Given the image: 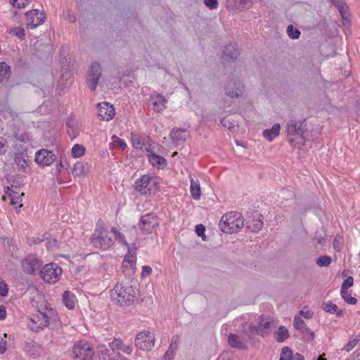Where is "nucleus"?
I'll return each mask as SVG.
<instances>
[{
	"label": "nucleus",
	"instance_id": "1",
	"mask_svg": "<svg viewBox=\"0 0 360 360\" xmlns=\"http://www.w3.org/2000/svg\"><path fill=\"white\" fill-rule=\"evenodd\" d=\"M57 320L56 311L52 309L45 300H43L41 303L37 305V314L30 319L27 326L31 330L39 332L52 323H56Z\"/></svg>",
	"mask_w": 360,
	"mask_h": 360
},
{
	"label": "nucleus",
	"instance_id": "2",
	"mask_svg": "<svg viewBox=\"0 0 360 360\" xmlns=\"http://www.w3.org/2000/svg\"><path fill=\"white\" fill-rule=\"evenodd\" d=\"M136 297L135 289L128 283H117L111 291L112 302L120 306H129L134 303Z\"/></svg>",
	"mask_w": 360,
	"mask_h": 360
},
{
	"label": "nucleus",
	"instance_id": "3",
	"mask_svg": "<svg viewBox=\"0 0 360 360\" xmlns=\"http://www.w3.org/2000/svg\"><path fill=\"white\" fill-rule=\"evenodd\" d=\"M219 226L224 233H236L243 226V219L238 212H227L222 216Z\"/></svg>",
	"mask_w": 360,
	"mask_h": 360
},
{
	"label": "nucleus",
	"instance_id": "4",
	"mask_svg": "<svg viewBox=\"0 0 360 360\" xmlns=\"http://www.w3.org/2000/svg\"><path fill=\"white\" fill-rule=\"evenodd\" d=\"M274 326V321L266 318L264 315L259 317L257 326L250 323L248 328L246 329L243 326V333L246 335L250 340L255 335H259L264 337L269 334L271 331V328Z\"/></svg>",
	"mask_w": 360,
	"mask_h": 360
},
{
	"label": "nucleus",
	"instance_id": "5",
	"mask_svg": "<svg viewBox=\"0 0 360 360\" xmlns=\"http://www.w3.org/2000/svg\"><path fill=\"white\" fill-rule=\"evenodd\" d=\"M90 243L96 248L107 250L113 244V240L104 228L96 229L90 237Z\"/></svg>",
	"mask_w": 360,
	"mask_h": 360
},
{
	"label": "nucleus",
	"instance_id": "6",
	"mask_svg": "<svg viewBox=\"0 0 360 360\" xmlns=\"http://www.w3.org/2000/svg\"><path fill=\"white\" fill-rule=\"evenodd\" d=\"M307 130L305 120L296 122L291 120L288 124L287 136L288 141L293 143L297 139H304V134Z\"/></svg>",
	"mask_w": 360,
	"mask_h": 360
},
{
	"label": "nucleus",
	"instance_id": "7",
	"mask_svg": "<svg viewBox=\"0 0 360 360\" xmlns=\"http://www.w3.org/2000/svg\"><path fill=\"white\" fill-rule=\"evenodd\" d=\"M72 354L77 360H91L94 352L88 342L81 340L74 345Z\"/></svg>",
	"mask_w": 360,
	"mask_h": 360
},
{
	"label": "nucleus",
	"instance_id": "8",
	"mask_svg": "<svg viewBox=\"0 0 360 360\" xmlns=\"http://www.w3.org/2000/svg\"><path fill=\"white\" fill-rule=\"evenodd\" d=\"M62 274V269L54 263H50L44 266L41 271L43 280L49 283H55L59 281Z\"/></svg>",
	"mask_w": 360,
	"mask_h": 360
},
{
	"label": "nucleus",
	"instance_id": "9",
	"mask_svg": "<svg viewBox=\"0 0 360 360\" xmlns=\"http://www.w3.org/2000/svg\"><path fill=\"white\" fill-rule=\"evenodd\" d=\"M155 344V337L148 330H143L138 333L135 338V345L137 348L143 351H150Z\"/></svg>",
	"mask_w": 360,
	"mask_h": 360
},
{
	"label": "nucleus",
	"instance_id": "10",
	"mask_svg": "<svg viewBox=\"0 0 360 360\" xmlns=\"http://www.w3.org/2000/svg\"><path fill=\"white\" fill-rule=\"evenodd\" d=\"M27 18V28L34 29L39 25L42 24L45 19L46 15L44 13H39L37 9H32L25 13Z\"/></svg>",
	"mask_w": 360,
	"mask_h": 360
},
{
	"label": "nucleus",
	"instance_id": "11",
	"mask_svg": "<svg viewBox=\"0 0 360 360\" xmlns=\"http://www.w3.org/2000/svg\"><path fill=\"white\" fill-rule=\"evenodd\" d=\"M139 226L142 231L151 233L158 226V218L154 214L148 213L141 217Z\"/></svg>",
	"mask_w": 360,
	"mask_h": 360
},
{
	"label": "nucleus",
	"instance_id": "12",
	"mask_svg": "<svg viewBox=\"0 0 360 360\" xmlns=\"http://www.w3.org/2000/svg\"><path fill=\"white\" fill-rule=\"evenodd\" d=\"M55 160V154L47 149H41L35 154V161L39 166H50Z\"/></svg>",
	"mask_w": 360,
	"mask_h": 360
},
{
	"label": "nucleus",
	"instance_id": "13",
	"mask_svg": "<svg viewBox=\"0 0 360 360\" xmlns=\"http://www.w3.org/2000/svg\"><path fill=\"white\" fill-rule=\"evenodd\" d=\"M101 76V67L98 62L91 64L89 70V79L87 81V85L91 91L96 88L98 82Z\"/></svg>",
	"mask_w": 360,
	"mask_h": 360
},
{
	"label": "nucleus",
	"instance_id": "14",
	"mask_svg": "<svg viewBox=\"0 0 360 360\" xmlns=\"http://www.w3.org/2000/svg\"><path fill=\"white\" fill-rule=\"evenodd\" d=\"M152 180L153 179L148 174L143 175L136 181L134 189L141 195H150L152 193V188H150Z\"/></svg>",
	"mask_w": 360,
	"mask_h": 360
},
{
	"label": "nucleus",
	"instance_id": "15",
	"mask_svg": "<svg viewBox=\"0 0 360 360\" xmlns=\"http://www.w3.org/2000/svg\"><path fill=\"white\" fill-rule=\"evenodd\" d=\"M224 89L227 96L234 98H239L242 96L243 86L241 84H240V82L231 80L224 85Z\"/></svg>",
	"mask_w": 360,
	"mask_h": 360
},
{
	"label": "nucleus",
	"instance_id": "16",
	"mask_svg": "<svg viewBox=\"0 0 360 360\" xmlns=\"http://www.w3.org/2000/svg\"><path fill=\"white\" fill-rule=\"evenodd\" d=\"M41 262L34 255H29L22 261V267L27 274H33L40 269Z\"/></svg>",
	"mask_w": 360,
	"mask_h": 360
},
{
	"label": "nucleus",
	"instance_id": "17",
	"mask_svg": "<svg viewBox=\"0 0 360 360\" xmlns=\"http://www.w3.org/2000/svg\"><path fill=\"white\" fill-rule=\"evenodd\" d=\"M98 116L103 120H110L115 115V108L113 105L107 102L98 103L97 105Z\"/></svg>",
	"mask_w": 360,
	"mask_h": 360
},
{
	"label": "nucleus",
	"instance_id": "18",
	"mask_svg": "<svg viewBox=\"0 0 360 360\" xmlns=\"http://www.w3.org/2000/svg\"><path fill=\"white\" fill-rule=\"evenodd\" d=\"M188 136V134L185 129L174 128L170 132L172 142L176 145L183 144Z\"/></svg>",
	"mask_w": 360,
	"mask_h": 360
},
{
	"label": "nucleus",
	"instance_id": "19",
	"mask_svg": "<svg viewBox=\"0 0 360 360\" xmlns=\"http://www.w3.org/2000/svg\"><path fill=\"white\" fill-rule=\"evenodd\" d=\"M228 343L232 348H236L240 350L247 349L246 343L243 339L235 333H231L228 337Z\"/></svg>",
	"mask_w": 360,
	"mask_h": 360
},
{
	"label": "nucleus",
	"instance_id": "20",
	"mask_svg": "<svg viewBox=\"0 0 360 360\" xmlns=\"http://www.w3.org/2000/svg\"><path fill=\"white\" fill-rule=\"evenodd\" d=\"M27 155L25 153H18L15 154L14 161L18 167V170L27 173L28 169Z\"/></svg>",
	"mask_w": 360,
	"mask_h": 360
},
{
	"label": "nucleus",
	"instance_id": "21",
	"mask_svg": "<svg viewBox=\"0 0 360 360\" xmlns=\"http://www.w3.org/2000/svg\"><path fill=\"white\" fill-rule=\"evenodd\" d=\"M239 53L236 44H229L225 46L224 50V57L226 60H236L239 56Z\"/></svg>",
	"mask_w": 360,
	"mask_h": 360
},
{
	"label": "nucleus",
	"instance_id": "22",
	"mask_svg": "<svg viewBox=\"0 0 360 360\" xmlns=\"http://www.w3.org/2000/svg\"><path fill=\"white\" fill-rule=\"evenodd\" d=\"M154 110L161 112L166 108L167 100L161 94H156L150 97Z\"/></svg>",
	"mask_w": 360,
	"mask_h": 360
},
{
	"label": "nucleus",
	"instance_id": "23",
	"mask_svg": "<svg viewBox=\"0 0 360 360\" xmlns=\"http://www.w3.org/2000/svg\"><path fill=\"white\" fill-rule=\"evenodd\" d=\"M11 76V67L6 62L0 63V82L6 83Z\"/></svg>",
	"mask_w": 360,
	"mask_h": 360
},
{
	"label": "nucleus",
	"instance_id": "24",
	"mask_svg": "<svg viewBox=\"0 0 360 360\" xmlns=\"http://www.w3.org/2000/svg\"><path fill=\"white\" fill-rule=\"evenodd\" d=\"M281 129L279 124H274L271 129H267L263 131V136L268 141H271L278 136Z\"/></svg>",
	"mask_w": 360,
	"mask_h": 360
},
{
	"label": "nucleus",
	"instance_id": "25",
	"mask_svg": "<svg viewBox=\"0 0 360 360\" xmlns=\"http://www.w3.org/2000/svg\"><path fill=\"white\" fill-rule=\"evenodd\" d=\"M128 247V252L124 257V264L128 263L130 266L134 269V266L136 264V247L134 244L131 247Z\"/></svg>",
	"mask_w": 360,
	"mask_h": 360
},
{
	"label": "nucleus",
	"instance_id": "26",
	"mask_svg": "<svg viewBox=\"0 0 360 360\" xmlns=\"http://www.w3.org/2000/svg\"><path fill=\"white\" fill-rule=\"evenodd\" d=\"M149 162L153 165L158 168H164L167 166V160L158 155H155V153H152L149 156Z\"/></svg>",
	"mask_w": 360,
	"mask_h": 360
},
{
	"label": "nucleus",
	"instance_id": "27",
	"mask_svg": "<svg viewBox=\"0 0 360 360\" xmlns=\"http://www.w3.org/2000/svg\"><path fill=\"white\" fill-rule=\"evenodd\" d=\"M289 333L287 328L281 326L278 330L274 333V338L278 342H283L289 338Z\"/></svg>",
	"mask_w": 360,
	"mask_h": 360
},
{
	"label": "nucleus",
	"instance_id": "28",
	"mask_svg": "<svg viewBox=\"0 0 360 360\" xmlns=\"http://www.w3.org/2000/svg\"><path fill=\"white\" fill-rule=\"evenodd\" d=\"M75 296L73 293L70 292L68 290H65L63 292V301L65 304V305L70 309H72L75 307Z\"/></svg>",
	"mask_w": 360,
	"mask_h": 360
},
{
	"label": "nucleus",
	"instance_id": "29",
	"mask_svg": "<svg viewBox=\"0 0 360 360\" xmlns=\"http://www.w3.org/2000/svg\"><path fill=\"white\" fill-rule=\"evenodd\" d=\"M191 194L193 199L198 200L201 196V189L200 184L198 181H194L193 179H191Z\"/></svg>",
	"mask_w": 360,
	"mask_h": 360
},
{
	"label": "nucleus",
	"instance_id": "30",
	"mask_svg": "<svg viewBox=\"0 0 360 360\" xmlns=\"http://www.w3.org/2000/svg\"><path fill=\"white\" fill-rule=\"evenodd\" d=\"M342 17V22L344 25L349 24L350 22V14L349 12V7L347 4H345L340 7L337 8Z\"/></svg>",
	"mask_w": 360,
	"mask_h": 360
},
{
	"label": "nucleus",
	"instance_id": "31",
	"mask_svg": "<svg viewBox=\"0 0 360 360\" xmlns=\"http://www.w3.org/2000/svg\"><path fill=\"white\" fill-rule=\"evenodd\" d=\"M302 335V339L305 342H311L314 340L315 334L307 325L299 330Z\"/></svg>",
	"mask_w": 360,
	"mask_h": 360
},
{
	"label": "nucleus",
	"instance_id": "32",
	"mask_svg": "<svg viewBox=\"0 0 360 360\" xmlns=\"http://www.w3.org/2000/svg\"><path fill=\"white\" fill-rule=\"evenodd\" d=\"M10 194V200H11V204L12 205L15 206L16 207H21L22 206V198L21 196L24 195V193H22L21 194H19L18 192L13 191V193H11Z\"/></svg>",
	"mask_w": 360,
	"mask_h": 360
},
{
	"label": "nucleus",
	"instance_id": "33",
	"mask_svg": "<svg viewBox=\"0 0 360 360\" xmlns=\"http://www.w3.org/2000/svg\"><path fill=\"white\" fill-rule=\"evenodd\" d=\"M86 148L80 144H75L72 148L71 153L73 158H78L84 155Z\"/></svg>",
	"mask_w": 360,
	"mask_h": 360
},
{
	"label": "nucleus",
	"instance_id": "34",
	"mask_svg": "<svg viewBox=\"0 0 360 360\" xmlns=\"http://www.w3.org/2000/svg\"><path fill=\"white\" fill-rule=\"evenodd\" d=\"M293 353L289 347H284L281 349V356L279 360H292Z\"/></svg>",
	"mask_w": 360,
	"mask_h": 360
},
{
	"label": "nucleus",
	"instance_id": "35",
	"mask_svg": "<svg viewBox=\"0 0 360 360\" xmlns=\"http://www.w3.org/2000/svg\"><path fill=\"white\" fill-rule=\"evenodd\" d=\"M180 340H181V338H180V336L178 335H175L174 336H172V339H171V342H170V345L169 346V352H176V350L178 349V347H179V342H180Z\"/></svg>",
	"mask_w": 360,
	"mask_h": 360
},
{
	"label": "nucleus",
	"instance_id": "36",
	"mask_svg": "<svg viewBox=\"0 0 360 360\" xmlns=\"http://www.w3.org/2000/svg\"><path fill=\"white\" fill-rule=\"evenodd\" d=\"M287 33L290 38L297 39L300 37L301 32L300 30L293 27L292 25H289L287 27Z\"/></svg>",
	"mask_w": 360,
	"mask_h": 360
},
{
	"label": "nucleus",
	"instance_id": "37",
	"mask_svg": "<svg viewBox=\"0 0 360 360\" xmlns=\"http://www.w3.org/2000/svg\"><path fill=\"white\" fill-rule=\"evenodd\" d=\"M331 262V257L327 255L321 256L316 260V264L320 267L328 266Z\"/></svg>",
	"mask_w": 360,
	"mask_h": 360
},
{
	"label": "nucleus",
	"instance_id": "38",
	"mask_svg": "<svg viewBox=\"0 0 360 360\" xmlns=\"http://www.w3.org/2000/svg\"><path fill=\"white\" fill-rule=\"evenodd\" d=\"M72 173L75 176H83L84 174V164L82 162H77V163L75 164V165L72 169Z\"/></svg>",
	"mask_w": 360,
	"mask_h": 360
},
{
	"label": "nucleus",
	"instance_id": "39",
	"mask_svg": "<svg viewBox=\"0 0 360 360\" xmlns=\"http://www.w3.org/2000/svg\"><path fill=\"white\" fill-rule=\"evenodd\" d=\"M10 34H12L16 36L18 38H19L21 40L25 39V29L22 27H16L12 28L10 30Z\"/></svg>",
	"mask_w": 360,
	"mask_h": 360
},
{
	"label": "nucleus",
	"instance_id": "40",
	"mask_svg": "<svg viewBox=\"0 0 360 360\" xmlns=\"http://www.w3.org/2000/svg\"><path fill=\"white\" fill-rule=\"evenodd\" d=\"M322 309L327 313L335 314V312L337 311L338 306L330 301L328 302H323L322 304Z\"/></svg>",
	"mask_w": 360,
	"mask_h": 360
},
{
	"label": "nucleus",
	"instance_id": "41",
	"mask_svg": "<svg viewBox=\"0 0 360 360\" xmlns=\"http://www.w3.org/2000/svg\"><path fill=\"white\" fill-rule=\"evenodd\" d=\"M354 283V278L352 276L347 277L342 283L341 286L340 294H345V290H347V288L352 287Z\"/></svg>",
	"mask_w": 360,
	"mask_h": 360
},
{
	"label": "nucleus",
	"instance_id": "42",
	"mask_svg": "<svg viewBox=\"0 0 360 360\" xmlns=\"http://www.w3.org/2000/svg\"><path fill=\"white\" fill-rule=\"evenodd\" d=\"M122 343L121 340L115 338L113 341L109 342L108 346L112 352H115L122 349Z\"/></svg>",
	"mask_w": 360,
	"mask_h": 360
},
{
	"label": "nucleus",
	"instance_id": "43",
	"mask_svg": "<svg viewBox=\"0 0 360 360\" xmlns=\"http://www.w3.org/2000/svg\"><path fill=\"white\" fill-rule=\"evenodd\" d=\"M359 341L360 335H357L353 340H351L347 342V344L344 347L345 350L347 352L351 351Z\"/></svg>",
	"mask_w": 360,
	"mask_h": 360
},
{
	"label": "nucleus",
	"instance_id": "44",
	"mask_svg": "<svg viewBox=\"0 0 360 360\" xmlns=\"http://www.w3.org/2000/svg\"><path fill=\"white\" fill-rule=\"evenodd\" d=\"M307 324L304 323L303 319L299 316H295L293 321V326L297 330H299L303 326H305Z\"/></svg>",
	"mask_w": 360,
	"mask_h": 360
},
{
	"label": "nucleus",
	"instance_id": "45",
	"mask_svg": "<svg viewBox=\"0 0 360 360\" xmlns=\"http://www.w3.org/2000/svg\"><path fill=\"white\" fill-rule=\"evenodd\" d=\"M263 227V221L260 219H253L252 225L249 228L252 229V231H258Z\"/></svg>",
	"mask_w": 360,
	"mask_h": 360
},
{
	"label": "nucleus",
	"instance_id": "46",
	"mask_svg": "<svg viewBox=\"0 0 360 360\" xmlns=\"http://www.w3.org/2000/svg\"><path fill=\"white\" fill-rule=\"evenodd\" d=\"M29 0H10L11 5L15 8H25L28 4Z\"/></svg>",
	"mask_w": 360,
	"mask_h": 360
},
{
	"label": "nucleus",
	"instance_id": "47",
	"mask_svg": "<svg viewBox=\"0 0 360 360\" xmlns=\"http://www.w3.org/2000/svg\"><path fill=\"white\" fill-rule=\"evenodd\" d=\"M342 299L349 304H356L357 303V299L352 297L350 294L347 293V290H345V294H341Z\"/></svg>",
	"mask_w": 360,
	"mask_h": 360
},
{
	"label": "nucleus",
	"instance_id": "48",
	"mask_svg": "<svg viewBox=\"0 0 360 360\" xmlns=\"http://www.w3.org/2000/svg\"><path fill=\"white\" fill-rule=\"evenodd\" d=\"M8 250L11 252V255L13 257L17 256V252L18 250L16 245L15 244V242L13 240H8Z\"/></svg>",
	"mask_w": 360,
	"mask_h": 360
},
{
	"label": "nucleus",
	"instance_id": "49",
	"mask_svg": "<svg viewBox=\"0 0 360 360\" xmlns=\"http://www.w3.org/2000/svg\"><path fill=\"white\" fill-rule=\"evenodd\" d=\"M8 141L6 138L0 136V154H4L7 151Z\"/></svg>",
	"mask_w": 360,
	"mask_h": 360
},
{
	"label": "nucleus",
	"instance_id": "50",
	"mask_svg": "<svg viewBox=\"0 0 360 360\" xmlns=\"http://www.w3.org/2000/svg\"><path fill=\"white\" fill-rule=\"evenodd\" d=\"M8 292V288L6 282L3 280L0 279V295L3 297L7 295Z\"/></svg>",
	"mask_w": 360,
	"mask_h": 360
},
{
	"label": "nucleus",
	"instance_id": "51",
	"mask_svg": "<svg viewBox=\"0 0 360 360\" xmlns=\"http://www.w3.org/2000/svg\"><path fill=\"white\" fill-rule=\"evenodd\" d=\"M221 124L223 127L228 128L229 130L233 129L235 127L234 122L226 118H223L221 120Z\"/></svg>",
	"mask_w": 360,
	"mask_h": 360
},
{
	"label": "nucleus",
	"instance_id": "52",
	"mask_svg": "<svg viewBox=\"0 0 360 360\" xmlns=\"http://www.w3.org/2000/svg\"><path fill=\"white\" fill-rule=\"evenodd\" d=\"M132 144L133 146L136 148H143V143L141 142L139 136H133L132 137Z\"/></svg>",
	"mask_w": 360,
	"mask_h": 360
},
{
	"label": "nucleus",
	"instance_id": "53",
	"mask_svg": "<svg viewBox=\"0 0 360 360\" xmlns=\"http://www.w3.org/2000/svg\"><path fill=\"white\" fill-rule=\"evenodd\" d=\"M112 350L110 349V348L109 347V349L108 348H105V349L103 350H101V353H102V356H103V358L105 359V360H116L115 357H111V352Z\"/></svg>",
	"mask_w": 360,
	"mask_h": 360
},
{
	"label": "nucleus",
	"instance_id": "54",
	"mask_svg": "<svg viewBox=\"0 0 360 360\" xmlns=\"http://www.w3.org/2000/svg\"><path fill=\"white\" fill-rule=\"evenodd\" d=\"M66 126L68 128V129H67L68 134H69L70 137L72 139L76 138L78 135V132L77 131V130H75L74 128L71 127L70 125V123H68V122L66 123Z\"/></svg>",
	"mask_w": 360,
	"mask_h": 360
},
{
	"label": "nucleus",
	"instance_id": "55",
	"mask_svg": "<svg viewBox=\"0 0 360 360\" xmlns=\"http://www.w3.org/2000/svg\"><path fill=\"white\" fill-rule=\"evenodd\" d=\"M112 140L113 141L114 143H117V145L122 149L127 148L126 143L119 137L114 135L112 136Z\"/></svg>",
	"mask_w": 360,
	"mask_h": 360
},
{
	"label": "nucleus",
	"instance_id": "56",
	"mask_svg": "<svg viewBox=\"0 0 360 360\" xmlns=\"http://www.w3.org/2000/svg\"><path fill=\"white\" fill-rule=\"evenodd\" d=\"M204 3L205 6L210 9H215L218 6L217 0H204Z\"/></svg>",
	"mask_w": 360,
	"mask_h": 360
},
{
	"label": "nucleus",
	"instance_id": "57",
	"mask_svg": "<svg viewBox=\"0 0 360 360\" xmlns=\"http://www.w3.org/2000/svg\"><path fill=\"white\" fill-rule=\"evenodd\" d=\"M46 246L48 250H53L55 248L58 247V241L56 239L49 240L46 243Z\"/></svg>",
	"mask_w": 360,
	"mask_h": 360
},
{
	"label": "nucleus",
	"instance_id": "58",
	"mask_svg": "<svg viewBox=\"0 0 360 360\" xmlns=\"http://www.w3.org/2000/svg\"><path fill=\"white\" fill-rule=\"evenodd\" d=\"M195 231L198 236H201L203 238L204 233L205 231V228L202 224H198L195 226Z\"/></svg>",
	"mask_w": 360,
	"mask_h": 360
},
{
	"label": "nucleus",
	"instance_id": "59",
	"mask_svg": "<svg viewBox=\"0 0 360 360\" xmlns=\"http://www.w3.org/2000/svg\"><path fill=\"white\" fill-rule=\"evenodd\" d=\"M44 241V239L43 238H41L40 237H32V238H27V243L30 245H32L33 244H37V243H39L41 242Z\"/></svg>",
	"mask_w": 360,
	"mask_h": 360
},
{
	"label": "nucleus",
	"instance_id": "60",
	"mask_svg": "<svg viewBox=\"0 0 360 360\" xmlns=\"http://www.w3.org/2000/svg\"><path fill=\"white\" fill-rule=\"evenodd\" d=\"M152 272V268L149 266H143L141 272V276L146 277L149 276Z\"/></svg>",
	"mask_w": 360,
	"mask_h": 360
},
{
	"label": "nucleus",
	"instance_id": "61",
	"mask_svg": "<svg viewBox=\"0 0 360 360\" xmlns=\"http://www.w3.org/2000/svg\"><path fill=\"white\" fill-rule=\"evenodd\" d=\"M299 313L302 316L304 317L305 319H311L314 314L313 312L309 310H300Z\"/></svg>",
	"mask_w": 360,
	"mask_h": 360
},
{
	"label": "nucleus",
	"instance_id": "62",
	"mask_svg": "<svg viewBox=\"0 0 360 360\" xmlns=\"http://www.w3.org/2000/svg\"><path fill=\"white\" fill-rule=\"evenodd\" d=\"M120 350L122 351L127 354H130L132 352V347L130 345H125L124 343H122V349Z\"/></svg>",
	"mask_w": 360,
	"mask_h": 360
},
{
	"label": "nucleus",
	"instance_id": "63",
	"mask_svg": "<svg viewBox=\"0 0 360 360\" xmlns=\"http://www.w3.org/2000/svg\"><path fill=\"white\" fill-rule=\"evenodd\" d=\"M6 317V307L3 305L0 306V320H4Z\"/></svg>",
	"mask_w": 360,
	"mask_h": 360
},
{
	"label": "nucleus",
	"instance_id": "64",
	"mask_svg": "<svg viewBox=\"0 0 360 360\" xmlns=\"http://www.w3.org/2000/svg\"><path fill=\"white\" fill-rule=\"evenodd\" d=\"M115 238L117 240H118L120 242H121L122 243H123L124 245L128 246L129 245L127 244L125 238H124V236L120 233L118 235H117V236L115 237Z\"/></svg>",
	"mask_w": 360,
	"mask_h": 360
}]
</instances>
